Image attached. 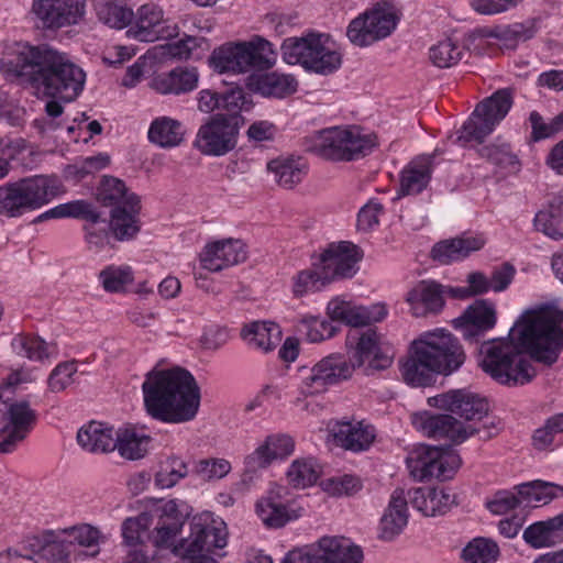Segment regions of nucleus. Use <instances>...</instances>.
I'll list each match as a JSON object with an SVG mask.
<instances>
[{
	"label": "nucleus",
	"mask_w": 563,
	"mask_h": 563,
	"mask_svg": "<svg viewBox=\"0 0 563 563\" xmlns=\"http://www.w3.org/2000/svg\"><path fill=\"white\" fill-rule=\"evenodd\" d=\"M561 317L551 309L527 310L515 322L507 338L482 343L479 365L494 380L506 386H522L532 380L537 362L552 365L563 347Z\"/></svg>",
	"instance_id": "nucleus-1"
},
{
	"label": "nucleus",
	"mask_w": 563,
	"mask_h": 563,
	"mask_svg": "<svg viewBox=\"0 0 563 563\" xmlns=\"http://www.w3.org/2000/svg\"><path fill=\"white\" fill-rule=\"evenodd\" d=\"M0 71L9 79L23 78L38 95L65 102L75 100L84 89L86 74L66 54L47 45L16 42L4 51Z\"/></svg>",
	"instance_id": "nucleus-2"
},
{
	"label": "nucleus",
	"mask_w": 563,
	"mask_h": 563,
	"mask_svg": "<svg viewBox=\"0 0 563 563\" xmlns=\"http://www.w3.org/2000/svg\"><path fill=\"white\" fill-rule=\"evenodd\" d=\"M142 391L146 412L165 423L191 421L199 410L200 388L195 377L180 367L152 369Z\"/></svg>",
	"instance_id": "nucleus-3"
},
{
	"label": "nucleus",
	"mask_w": 563,
	"mask_h": 563,
	"mask_svg": "<svg viewBox=\"0 0 563 563\" xmlns=\"http://www.w3.org/2000/svg\"><path fill=\"white\" fill-rule=\"evenodd\" d=\"M465 360L459 339L439 328L421 333L411 342L408 355L400 362V373L408 385L426 387L434 382V375L448 376L459 371Z\"/></svg>",
	"instance_id": "nucleus-4"
},
{
	"label": "nucleus",
	"mask_w": 563,
	"mask_h": 563,
	"mask_svg": "<svg viewBox=\"0 0 563 563\" xmlns=\"http://www.w3.org/2000/svg\"><path fill=\"white\" fill-rule=\"evenodd\" d=\"M391 363L393 356L380 349L377 333L367 330L358 338L350 360L339 353L323 357L302 377L299 390L305 396L318 395L350 378L356 367L365 366V373L369 375L388 368Z\"/></svg>",
	"instance_id": "nucleus-5"
},
{
	"label": "nucleus",
	"mask_w": 563,
	"mask_h": 563,
	"mask_svg": "<svg viewBox=\"0 0 563 563\" xmlns=\"http://www.w3.org/2000/svg\"><path fill=\"white\" fill-rule=\"evenodd\" d=\"M66 189L56 175H33L0 186V214L20 218L42 209Z\"/></svg>",
	"instance_id": "nucleus-6"
},
{
	"label": "nucleus",
	"mask_w": 563,
	"mask_h": 563,
	"mask_svg": "<svg viewBox=\"0 0 563 563\" xmlns=\"http://www.w3.org/2000/svg\"><path fill=\"white\" fill-rule=\"evenodd\" d=\"M282 56L289 65H300L306 70L330 75L342 65V53L327 34L309 33L301 37H288L282 44Z\"/></svg>",
	"instance_id": "nucleus-7"
},
{
	"label": "nucleus",
	"mask_w": 563,
	"mask_h": 563,
	"mask_svg": "<svg viewBox=\"0 0 563 563\" xmlns=\"http://www.w3.org/2000/svg\"><path fill=\"white\" fill-rule=\"evenodd\" d=\"M97 200L111 208L110 230L120 241L133 239L140 231L141 201L125 183L113 176H103L98 187Z\"/></svg>",
	"instance_id": "nucleus-8"
},
{
	"label": "nucleus",
	"mask_w": 563,
	"mask_h": 563,
	"mask_svg": "<svg viewBox=\"0 0 563 563\" xmlns=\"http://www.w3.org/2000/svg\"><path fill=\"white\" fill-rule=\"evenodd\" d=\"M375 145V137L356 125L333 126L305 139L307 152L331 161L357 159L368 155Z\"/></svg>",
	"instance_id": "nucleus-9"
},
{
	"label": "nucleus",
	"mask_w": 563,
	"mask_h": 563,
	"mask_svg": "<svg viewBox=\"0 0 563 563\" xmlns=\"http://www.w3.org/2000/svg\"><path fill=\"white\" fill-rule=\"evenodd\" d=\"M23 379L21 373H13L8 382L0 385V452L11 453L21 443L37 421V413L25 399L12 397V386Z\"/></svg>",
	"instance_id": "nucleus-10"
},
{
	"label": "nucleus",
	"mask_w": 563,
	"mask_h": 563,
	"mask_svg": "<svg viewBox=\"0 0 563 563\" xmlns=\"http://www.w3.org/2000/svg\"><path fill=\"white\" fill-rule=\"evenodd\" d=\"M209 62L220 74H244L253 69L273 67L276 63V52L271 42L256 36L249 42L228 43L216 48Z\"/></svg>",
	"instance_id": "nucleus-11"
},
{
	"label": "nucleus",
	"mask_w": 563,
	"mask_h": 563,
	"mask_svg": "<svg viewBox=\"0 0 563 563\" xmlns=\"http://www.w3.org/2000/svg\"><path fill=\"white\" fill-rule=\"evenodd\" d=\"M512 106V92L508 88L499 89L481 101L464 122L459 140L482 143L506 118Z\"/></svg>",
	"instance_id": "nucleus-12"
},
{
	"label": "nucleus",
	"mask_w": 563,
	"mask_h": 563,
	"mask_svg": "<svg viewBox=\"0 0 563 563\" xmlns=\"http://www.w3.org/2000/svg\"><path fill=\"white\" fill-rule=\"evenodd\" d=\"M411 476L424 482L431 478L451 479L462 464L460 455L453 451H443L437 446L420 445L406 459Z\"/></svg>",
	"instance_id": "nucleus-13"
},
{
	"label": "nucleus",
	"mask_w": 563,
	"mask_h": 563,
	"mask_svg": "<svg viewBox=\"0 0 563 563\" xmlns=\"http://www.w3.org/2000/svg\"><path fill=\"white\" fill-rule=\"evenodd\" d=\"M239 130L238 117L214 114L199 128L194 146L203 155L224 156L235 148Z\"/></svg>",
	"instance_id": "nucleus-14"
},
{
	"label": "nucleus",
	"mask_w": 563,
	"mask_h": 563,
	"mask_svg": "<svg viewBox=\"0 0 563 563\" xmlns=\"http://www.w3.org/2000/svg\"><path fill=\"white\" fill-rule=\"evenodd\" d=\"M86 7V0H32L30 13L38 29L55 32L80 24Z\"/></svg>",
	"instance_id": "nucleus-15"
},
{
	"label": "nucleus",
	"mask_w": 563,
	"mask_h": 563,
	"mask_svg": "<svg viewBox=\"0 0 563 563\" xmlns=\"http://www.w3.org/2000/svg\"><path fill=\"white\" fill-rule=\"evenodd\" d=\"M415 426L429 438L448 439L453 443H462L475 433L481 434V439L488 440L496 435L498 428L494 422L483 428H475L456 420L451 415H429L418 416L413 420Z\"/></svg>",
	"instance_id": "nucleus-16"
},
{
	"label": "nucleus",
	"mask_w": 563,
	"mask_h": 563,
	"mask_svg": "<svg viewBox=\"0 0 563 563\" xmlns=\"http://www.w3.org/2000/svg\"><path fill=\"white\" fill-rule=\"evenodd\" d=\"M397 25L393 7L377 5L353 19L346 30L351 43L364 47L391 34Z\"/></svg>",
	"instance_id": "nucleus-17"
},
{
	"label": "nucleus",
	"mask_w": 563,
	"mask_h": 563,
	"mask_svg": "<svg viewBox=\"0 0 563 563\" xmlns=\"http://www.w3.org/2000/svg\"><path fill=\"white\" fill-rule=\"evenodd\" d=\"M227 527L223 521L194 522L190 537L175 544L174 554L180 558L208 555L217 549H223L227 545Z\"/></svg>",
	"instance_id": "nucleus-18"
},
{
	"label": "nucleus",
	"mask_w": 563,
	"mask_h": 563,
	"mask_svg": "<svg viewBox=\"0 0 563 563\" xmlns=\"http://www.w3.org/2000/svg\"><path fill=\"white\" fill-rule=\"evenodd\" d=\"M132 21L126 34L140 42L169 40L177 34V26L165 19L163 10L154 3L141 5Z\"/></svg>",
	"instance_id": "nucleus-19"
},
{
	"label": "nucleus",
	"mask_w": 563,
	"mask_h": 563,
	"mask_svg": "<svg viewBox=\"0 0 563 563\" xmlns=\"http://www.w3.org/2000/svg\"><path fill=\"white\" fill-rule=\"evenodd\" d=\"M362 258L360 249L346 241L330 244L320 255L319 265L323 279L332 283L339 279L352 278L358 271Z\"/></svg>",
	"instance_id": "nucleus-20"
},
{
	"label": "nucleus",
	"mask_w": 563,
	"mask_h": 563,
	"mask_svg": "<svg viewBox=\"0 0 563 563\" xmlns=\"http://www.w3.org/2000/svg\"><path fill=\"white\" fill-rule=\"evenodd\" d=\"M428 402L432 407L451 411L465 420H482L489 410L488 400L484 396L466 389L450 390L430 397Z\"/></svg>",
	"instance_id": "nucleus-21"
},
{
	"label": "nucleus",
	"mask_w": 563,
	"mask_h": 563,
	"mask_svg": "<svg viewBox=\"0 0 563 563\" xmlns=\"http://www.w3.org/2000/svg\"><path fill=\"white\" fill-rule=\"evenodd\" d=\"M25 548L37 555L38 563H69L71 540L62 530H45L25 538Z\"/></svg>",
	"instance_id": "nucleus-22"
},
{
	"label": "nucleus",
	"mask_w": 563,
	"mask_h": 563,
	"mask_svg": "<svg viewBox=\"0 0 563 563\" xmlns=\"http://www.w3.org/2000/svg\"><path fill=\"white\" fill-rule=\"evenodd\" d=\"M495 305L488 300H476L464 313L453 320L455 329L460 330L467 341H477L496 324Z\"/></svg>",
	"instance_id": "nucleus-23"
},
{
	"label": "nucleus",
	"mask_w": 563,
	"mask_h": 563,
	"mask_svg": "<svg viewBox=\"0 0 563 563\" xmlns=\"http://www.w3.org/2000/svg\"><path fill=\"white\" fill-rule=\"evenodd\" d=\"M295 451L294 439L285 433L267 435L251 454L244 459L247 472H256L266 468L276 460H285Z\"/></svg>",
	"instance_id": "nucleus-24"
},
{
	"label": "nucleus",
	"mask_w": 563,
	"mask_h": 563,
	"mask_svg": "<svg viewBox=\"0 0 563 563\" xmlns=\"http://www.w3.org/2000/svg\"><path fill=\"white\" fill-rule=\"evenodd\" d=\"M445 286L434 280L417 283L406 295V301L415 317L437 314L444 307Z\"/></svg>",
	"instance_id": "nucleus-25"
},
{
	"label": "nucleus",
	"mask_w": 563,
	"mask_h": 563,
	"mask_svg": "<svg viewBox=\"0 0 563 563\" xmlns=\"http://www.w3.org/2000/svg\"><path fill=\"white\" fill-rule=\"evenodd\" d=\"M327 313L331 321H340L347 325L357 328L365 327L372 322H378L387 314L383 306L371 308L355 306L341 297L331 299L327 306Z\"/></svg>",
	"instance_id": "nucleus-26"
},
{
	"label": "nucleus",
	"mask_w": 563,
	"mask_h": 563,
	"mask_svg": "<svg viewBox=\"0 0 563 563\" xmlns=\"http://www.w3.org/2000/svg\"><path fill=\"white\" fill-rule=\"evenodd\" d=\"M539 31V22L528 19L508 25L483 27L476 31L479 38L495 40V44L507 49H515L520 43L532 38Z\"/></svg>",
	"instance_id": "nucleus-27"
},
{
	"label": "nucleus",
	"mask_w": 563,
	"mask_h": 563,
	"mask_svg": "<svg viewBox=\"0 0 563 563\" xmlns=\"http://www.w3.org/2000/svg\"><path fill=\"white\" fill-rule=\"evenodd\" d=\"M199 73L195 67L178 66L155 76L151 88L161 95L180 96L191 92L198 87Z\"/></svg>",
	"instance_id": "nucleus-28"
},
{
	"label": "nucleus",
	"mask_w": 563,
	"mask_h": 563,
	"mask_svg": "<svg viewBox=\"0 0 563 563\" xmlns=\"http://www.w3.org/2000/svg\"><path fill=\"white\" fill-rule=\"evenodd\" d=\"M332 433L340 446L353 452L368 450L376 438L375 428L365 421L336 422Z\"/></svg>",
	"instance_id": "nucleus-29"
},
{
	"label": "nucleus",
	"mask_w": 563,
	"mask_h": 563,
	"mask_svg": "<svg viewBox=\"0 0 563 563\" xmlns=\"http://www.w3.org/2000/svg\"><path fill=\"white\" fill-rule=\"evenodd\" d=\"M249 86L262 97L284 99L297 91L298 81L294 75L269 71L252 76Z\"/></svg>",
	"instance_id": "nucleus-30"
},
{
	"label": "nucleus",
	"mask_w": 563,
	"mask_h": 563,
	"mask_svg": "<svg viewBox=\"0 0 563 563\" xmlns=\"http://www.w3.org/2000/svg\"><path fill=\"white\" fill-rule=\"evenodd\" d=\"M408 523L407 498L404 489H396L379 523V538L391 541L399 536Z\"/></svg>",
	"instance_id": "nucleus-31"
},
{
	"label": "nucleus",
	"mask_w": 563,
	"mask_h": 563,
	"mask_svg": "<svg viewBox=\"0 0 563 563\" xmlns=\"http://www.w3.org/2000/svg\"><path fill=\"white\" fill-rule=\"evenodd\" d=\"M485 244L482 235H463L437 243L431 251L432 258L441 264H450L467 257Z\"/></svg>",
	"instance_id": "nucleus-32"
},
{
	"label": "nucleus",
	"mask_w": 563,
	"mask_h": 563,
	"mask_svg": "<svg viewBox=\"0 0 563 563\" xmlns=\"http://www.w3.org/2000/svg\"><path fill=\"white\" fill-rule=\"evenodd\" d=\"M522 539L533 549L563 543V514L528 526L523 530Z\"/></svg>",
	"instance_id": "nucleus-33"
},
{
	"label": "nucleus",
	"mask_w": 563,
	"mask_h": 563,
	"mask_svg": "<svg viewBox=\"0 0 563 563\" xmlns=\"http://www.w3.org/2000/svg\"><path fill=\"white\" fill-rule=\"evenodd\" d=\"M322 563H362L363 551L343 537H323L318 542Z\"/></svg>",
	"instance_id": "nucleus-34"
},
{
	"label": "nucleus",
	"mask_w": 563,
	"mask_h": 563,
	"mask_svg": "<svg viewBox=\"0 0 563 563\" xmlns=\"http://www.w3.org/2000/svg\"><path fill=\"white\" fill-rule=\"evenodd\" d=\"M115 430L106 423L91 421L77 432L78 444L90 453H107L115 450Z\"/></svg>",
	"instance_id": "nucleus-35"
},
{
	"label": "nucleus",
	"mask_w": 563,
	"mask_h": 563,
	"mask_svg": "<svg viewBox=\"0 0 563 563\" xmlns=\"http://www.w3.org/2000/svg\"><path fill=\"white\" fill-rule=\"evenodd\" d=\"M432 157L421 156L412 161L402 172L398 196L418 195L429 184Z\"/></svg>",
	"instance_id": "nucleus-36"
},
{
	"label": "nucleus",
	"mask_w": 563,
	"mask_h": 563,
	"mask_svg": "<svg viewBox=\"0 0 563 563\" xmlns=\"http://www.w3.org/2000/svg\"><path fill=\"white\" fill-rule=\"evenodd\" d=\"M280 329L274 322L254 321L245 324L241 331L242 339L255 350L267 353L280 341Z\"/></svg>",
	"instance_id": "nucleus-37"
},
{
	"label": "nucleus",
	"mask_w": 563,
	"mask_h": 563,
	"mask_svg": "<svg viewBox=\"0 0 563 563\" xmlns=\"http://www.w3.org/2000/svg\"><path fill=\"white\" fill-rule=\"evenodd\" d=\"M413 508L424 516L444 514L454 503V496L443 489L415 488L408 492Z\"/></svg>",
	"instance_id": "nucleus-38"
},
{
	"label": "nucleus",
	"mask_w": 563,
	"mask_h": 563,
	"mask_svg": "<svg viewBox=\"0 0 563 563\" xmlns=\"http://www.w3.org/2000/svg\"><path fill=\"white\" fill-rule=\"evenodd\" d=\"M534 227L552 240H563V194L553 196L534 217Z\"/></svg>",
	"instance_id": "nucleus-39"
},
{
	"label": "nucleus",
	"mask_w": 563,
	"mask_h": 563,
	"mask_svg": "<svg viewBox=\"0 0 563 563\" xmlns=\"http://www.w3.org/2000/svg\"><path fill=\"white\" fill-rule=\"evenodd\" d=\"M282 488L271 489L267 496L256 504V512L264 525L271 528H280L296 518L280 500Z\"/></svg>",
	"instance_id": "nucleus-40"
},
{
	"label": "nucleus",
	"mask_w": 563,
	"mask_h": 563,
	"mask_svg": "<svg viewBox=\"0 0 563 563\" xmlns=\"http://www.w3.org/2000/svg\"><path fill=\"white\" fill-rule=\"evenodd\" d=\"M267 169L279 186L290 189L306 176L307 164L300 157H277L267 164Z\"/></svg>",
	"instance_id": "nucleus-41"
},
{
	"label": "nucleus",
	"mask_w": 563,
	"mask_h": 563,
	"mask_svg": "<svg viewBox=\"0 0 563 563\" xmlns=\"http://www.w3.org/2000/svg\"><path fill=\"white\" fill-rule=\"evenodd\" d=\"M147 135L151 143L168 148L183 142L185 130L180 121L159 117L152 121Z\"/></svg>",
	"instance_id": "nucleus-42"
},
{
	"label": "nucleus",
	"mask_w": 563,
	"mask_h": 563,
	"mask_svg": "<svg viewBox=\"0 0 563 563\" xmlns=\"http://www.w3.org/2000/svg\"><path fill=\"white\" fill-rule=\"evenodd\" d=\"M516 489H519L523 507L548 505L553 499L563 496L562 486L540 479L520 484Z\"/></svg>",
	"instance_id": "nucleus-43"
},
{
	"label": "nucleus",
	"mask_w": 563,
	"mask_h": 563,
	"mask_svg": "<svg viewBox=\"0 0 563 563\" xmlns=\"http://www.w3.org/2000/svg\"><path fill=\"white\" fill-rule=\"evenodd\" d=\"M150 437L139 433L134 428L126 427L115 430V449L128 460H139L147 452Z\"/></svg>",
	"instance_id": "nucleus-44"
},
{
	"label": "nucleus",
	"mask_w": 563,
	"mask_h": 563,
	"mask_svg": "<svg viewBox=\"0 0 563 563\" xmlns=\"http://www.w3.org/2000/svg\"><path fill=\"white\" fill-rule=\"evenodd\" d=\"M93 7L98 20L109 27L122 30L132 22V10L115 0H96Z\"/></svg>",
	"instance_id": "nucleus-45"
},
{
	"label": "nucleus",
	"mask_w": 563,
	"mask_h": 563,
	"mask_svg": "<svg viewBox=\"0 0 563 563\" xmlns=\"http://www.w3.org/2000/svg\"><path fill=\"white\" fill-rule=\"evenodd\" d=\"M11 349L16 355L37 362L48 358L55 352L54 345L46 343L40 336L25 333L14 335Z\"/></svg>",
	"instance_id": "nucleus-46"
},
{
	"label": "nucleus",
	"mask_w": 563,
	"mask_h": 563,
	"mask_svg": "<svg viewBox=\"0 0 563 563\" xmlns=\"http://www.w3.org/2000/svg\"><path fill=\"white\" fill-rule=\"evenodd\" d=\"M98 279L107 292H122L134 280L129 265H108L98 274Z\"/></svg>",
	"instance_id": "nucleus-47"
},
{
	"label": "nucleus",
	"mask_w": 563,
	"mask_h": 563,
	"mask_svg": "<svg viewBox=\"0 0 563 563\" xmlns=\"http://www.w3.org/2000/svg\"><path fill=\"white\" fill-rule=\"evenodd\" d=\"M478 153L483 158L487 159L500 169L507 170L508 173L519 170V159L517 155L512 153L508 143H492L489 145L482 146L478 150Z\"/></svg>",
	"instance_id": "nucleus-48"
},
{
	"label": "nucleus",
	"mask_w": 563,
	"mask_h": 563,
	"mask_svg": "<svg viewBox=\"0 0 563 563\" xmlns=\"http://www.w3.org/2000/svg\"><path fill=\"white\" fill-rule=\"evenodd\" d=\"M210 48L209 42L202 36H189L168 43L167 55L179 59H200Z\"/></svg>",
	"instance_id": "nucleus-49"
},
{
	"label": "nucleus",
	"mask_w": 563,
	"mask_h": 563,
	"mask_svg": "<svg viewBox=\"0 0 563 563\" xmlns=\"http://www.w3.org/2000/svg\"><path fill=\"white\" fill-rule=\"evenodd\" d=\"M320 476V467L313 459H296L287 471L288 483L295 488L313 485Z\"/></svg>",
	"instance_id": "nucleus-50"
},
{
	"label": "nucleus",
	"mask_w": 563,
	"mask_h": 563,
	"mask_svg": "<svg viewBox=\"0 0 563 563\" xmlns=\"http://www.w3.org/2000/svg\"><path fill=\"white\" fill-rule=\"evenodd\" d=\"M465 563H494L499 556L498 544L486 538H475L463 550Z\"/></svg>",
	"instance_id": "nucleus-51"
},
{
	"label": "nucleus",
	"mask_w": 563,
	"mask_h": 563,
	"mask_svg": "<svg viewBox=\"0 0 563 563\" xmlns=\"http://www.w3.org/2000/svg\"><path fill=\"white\" fill-rule=\"evenodd\" d=\"M298 331L306 336L307 341L318 343L334 336L338 328L324 318L305 316L298 323Z\"/></svg>",
	"instance_id": "nucleus-52"
},
{
	"label": "nucleus",
	"mask_w": 563,
	"mask_h": 563,
	"mask_svg": "<svg viewBox=\"0 0 563 563\" xmlns=\"http://www.w3.org/2000/svg\"><path fill=\"white\" fill-rule=\"evenodd\" d=\"M312 268L300 271L292 278V294L295 297H302L309 292H314L329 285L323 279V272L318 262L312 264Z\"/></svg>",
	"instance_id": "nucleus-53"
},
{
	"label": "nucleus",
	"mask_w": 563,
	"mask_h": 563,
	"mask_svg": "<svg viewBox=\"0 0 563 563\" xmlns=\"http://www.w3.org/2000/svg\"><path fill=\"white\" fill-rule=\"evenodd\" d=\"M465 53L463 45L448 38L430 48V60L440 68H448L457 64Z\"/></svg>",
	"instance_id": "nucleus-54"
},
{
	"label": "nucleus",
	"mask_w": 563,
	"mask_h": 563,
	"mask_svg": "<svg viewBox=\"0 0 563 563\" xmlns=\"http://www.w3.org/2000/svg\"><path fill=\"white\" fill-rule=\"evenodd\" d=\"M188 474L187 463L178 457L172 456L165 461L155 475V484L161 488H172Z\"/></svg>",
	"instance_id": "nucleus-55"
},
{
	"label": "nucleus",
	"mask_w": 563,
	"mask_h": 563,
	"mask_svg": "<svg viewBox=\"0 0 563 563\" xmlns=\"http://www.w3.org/2000/svg\"><path fill=\"white\" fill-rule=\"evenodd\" d=\"M529 121L532 129L531 135L534 141L548 139L563 130V111L553 117L549 122L539 112L532 111L529 115Z\"/></svg>",
	"instance_id": "nucleus-56"
},
{
	"label": "nucleus",
	"mask_w": 563,
	"mask_h": 563,
	"mask_svg": "<svg viewBox=\"0 0 563 563\" xmlns=\"http://www.w3.org/2000/svg\"><path fill=\"white\" fill-rule=\"evenodd\" d=\"M65 532V538L71 540V544L77 542L81 547L96 548L91 552V556L99 553L98 544L101 539L100 531L90 525H80L62 530Z\"/></svg>",
	"instance_id": "nucleus-57"
},
{
	"label": "nucleus",
	"mask_w": 563,
	"mask_h": 563,
	"mask_svg": "<svg viewBox=\"0 0 563 563\" xmlns=\"http://www.w3.org/2000/svg\"><path fill=\"white\" fill-rule=\"evenodd\" d=\"M151 523V518L142 514L134 518H128L122 523V537L126 547H133L142 542L143 534Z\"/></svg>",
	"instance_id": "nucleus-58"
},
{
	"label": "nucleus",
	"mask_w": 563,
	"mask_h": 563,
	"mask_svg": "<svg viewBox=\"0 0 563 563\" xmlns=\"http://www.w3.org/2000/svg\"><path fill=\"white\" fill-rule=\"evenodd\" d=\"M231 471V464L224 459H206L196 463L195 473L203 481L221 479Z\"/></svg>",
	"instance_id": "nucleus-59"
},
{
	"label": "nucleus",
	"mask_w": 563,
	"mask_h": 563,
	"mask_svg": "<svg viewBox=\"0 0 563 563\" xmlns=\"http://www.w3.org/2000/svg\"><path fill=\"white\" fill-rule=\"evenodd\" d=\"M77 365L75 362H64L58 364L48 376V388L53 393H59L66 389L75 382Z\"/></svg>",
	"instance_id": "nucleus-60"
},
{
	"label": "nucleus",
	"mask_w": 563,
	"mask_h": 563,
	"mask_svg": "<svg viewBox=\"0 0 563 563\" xmlns=\"http://www.w3.org/2000/svg\"><path fill=\"white\" fill-rule=\"evenodd\" d=\"M487 508L494 515H505L515 508L522 506L519 489L517 493L510 490H499L487 501Z\"/></svg>",
	"instance_id": "nucleus-61"
},
{
	"label": "nucleus",
	"mask_w": 563,
	"mask_h": 563,
	"mask_svg": "<svg viewBox=\"0 0 563 563\" xmlns=\"http://www.w3.org/2000/svg\"><path fill=\"white\" fill-rule=\"evenodd\" d=\"M66 217L74 219H84L92 224L100 222V213L93 205L87 200H73L64 203Z\"/></svg>",
	"instance_id": "nucleus-62"
},
{
	"label": "nucleus",
	"mask_w": 563,
	"mask_h": 563,
	"mask_svg": "<svg viewBox=\"0 0 563 563\" xmlns=\"http://www.w3.org/2000/svg\"><path fill=\"white\" fill-rule=\"evenodd\" d=\"M219 252H222L227 268L236 265L246 258L245 245L241 240H222L216 241Z\"/></svg>",
	"instance_id": "nucleus-63"
},
{
	"label": "nucleus",
	"mask_w": 563,
	"mask_h": 563,
	"mask_svg": "<svg viewBox=\"0 0 563 563\" xmlns=\"http://www.w3.org/2000/svg\"><path fill=\"white\" fill-rule=\"evenodd\" d=\"M220 109L228 112L227 115H234L242 120L240 112L246 109L247 100L242 89H232L220 95Z\"/></svg>",
	"instance_id": "nucleus-64"
}]
</instances>
